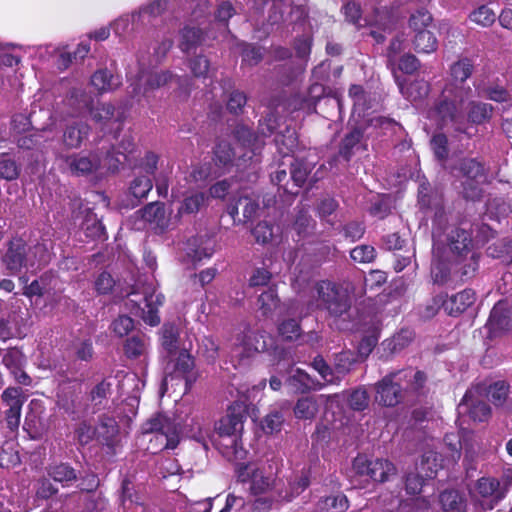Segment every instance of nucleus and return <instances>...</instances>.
Instances as JSON below:
<instances>
[{
  "instance_id": "f257e3e1",
  "label": "nucleus",
  "mask_w": 512,
  "mask_h": 512,
  "mask_svg": "<svg viewBox=\"0 0 512 512\" xmlns=\"http://www.w3.org/2000/svg\"><path fill=\"white\" fill-rule=\"evenodd\" d=\"M470 88L447 86L441 100L435 106V112L442 125L451 123L455 131L467 133L463 115V103L468 97Z\"/></svg>"
},
{
  "instance_id": "f03ea898",
  "label": "nucleus",
  "mask_w": 512,
  "mask_h": 512,
  "mask_svg": "<svg viewBox=\"0 0 512 512\" xmlns=\"http://www.w3.org/2000/svg\"><path fill=\"white\" fill-rule=\"evenodd\" d=\"M475 251L471 233L462 227H452L443 239L435 240L432 253L435 257L451 259Z\"/></svg>"
},
{
  "instance_id": "7ed1b4c3",
  "label": "nucleus",
  "mask_w": 512,
  "mask_h": 512,
  "mask_svg": "<svg viewBox=\"0 0 512 512\" xmlns=\"http://www.w3.org/2000/svg\"><path fill=\"white\" fill-rule=\"evenodd\" d=\"M318 308L325 309L333 317L346 314L351 307L350 296L346 289L329 282L321 281L316 285Z\"/></svg>"
},
{
  "instance_id": "20e7f679",
  "label": "nucleus",
  "mask_w": 512,
  "mask_h": 512,
  "mask_svg": "<svg viewBox=\"0 0 512 512\" xmlns=\"http://www.w3.org/2000/svg\"><path fill=\"white\" fill-rule=\"evenodd\" d=\"M163 299L161 294H155L152 289L148 288L145 289L142 297L137 292L130 293L126 306L131 311H135V314L140 316L145 323L156 326L160 323L158 307L162 305Z\"/></svg>"
},
{
  "instance_id": "39448f33",
  "label": "nucleus",
  "mask_w": 512,
  "mask_h": 512,
  "mask_svg": "<svg viewBox=\"0 0 512 512\" xmlns=\"http://www.w3.org/2000/svg\"><path fill=\"white\" fill-rule=\"evenodd\" d=\"M353 470L356 475L377 483H384L396 474V468L389 460L368 459L361 455L354 459Z\"/></svg>"
},
{
  "instance_id": "423d86ee",
  "label": "nucleus",
  "mask_w": 512,
  "mask_h": 512,
  "mask_svg": "<svg viewBox=\"0 0 512 512\" xmlns=\"http://www.w3.org/2000/svg\"><path fill=\"white\" fill-rule=\"evenodd\" d=\"M199 374L195 369L193 357L183 350L178 357L166 367V375L163 379L162 386L166 387L169 381L184 380L185 392L191 389L192 385L197 381Z\"/></svg>"
},
{
  "instance_id": "0eeeda50",
  "label": "nucleus",
  "mask_w": 512,
  "mask_h": 512,
  "mask_svg": "<svg viewBox=\"0 0 512 512\" xmlns=\"http://www.w3.org/2000/svg\"><path fill=\"white\" fill-rule=\"evenodd\" d=\"M145 434H153L150 441L155 440L161 449H174L179 443V437L175 425L163 415H157L149 419L143 425Z\"/></svg>"
},
{
  "instance_id": "6e6552de",
  "label": "nucleus",
  "mask_w": 512,
  "mask_h": 512,
  "mask_svg": "<svg viewBox=\"0 0 512 512\" xmlns=\"http://www.w3.org/2000/svg\"><path fill=\"white\" fill-rule=\"evenodd\" d=\"M276 478L272 474L264 475L261 469H257L252 474L250 490L254 495L269 494L267 497H259L255 500L253 509L254 511L261 512L269 509L272 502L280 494L274 493L277 489Z\"/></svg>"
},
{
  "instance_id": "1a4fd4ad",
  "label": "nucleus",
  "mask_w": 512,
  "mask_h": 512,
  "mask_svg": "<svg viewBox=\"0 0 512 512\" xmlns=\"http://www.w3.org/2000/svg\"><path fill=\"white\" fill-rule=\"evenodd\" d=\"M246 417L245 409L241 404L229 407L228 413L222 417L216 426L219 437H227L229 443L226 446L234 447L238 442V435L243 430V421Z\"/></svg>"
},
{
  "instance_id": "9d476101",
  "label": "nucleus",
  "mask_w": 512,
  "mask_h": 512,
  "mask_svg": "<svg viewBox=\"0 0 512 512\" xmlns=\"http://www.w3.org/2000/svg\"><path fill=\"white\" fill-rule=\"evenodd\" d=\"M483 395L474 386L466 391L458 405L460 414H468L473 421L483 422L491 414L490 406L480 399Z\"/></svg>"
},
{
  "instance_id": "9b49d317",
  "label": "nucleus",
  "mask_w": 512,
  "mask_h": 512,
  "mask_svg": "<svg viewBox=\"0 0 512 512\" xmlns=\"http://www.w3.org/2000/svg\"><path fill=\"white\" fill-rule=\"evenodd\" d=\"M273 344V339L265 331L250 332L245 336L243 343L236 346L232 351L233 357H238L239 361L251 357L254 353L267 351Z\"/></svg>"
},
{
  "instance_id": "f8f14e48",
  "label": "nucleus",
  "mask_w": 512,
  "mask_h": 512,
  "mask_svg": "<svg viewBox=\"0 0 512 512\" xmlns=\"http://www.w3.org/2000/svg\"><path fill=\"white\" fill-rule=\"evenodd\" d=\"M31 251L32 248L27 247V245L22 239L10 241L8 249L3 256L2 261L11 275L18 274L23 267H27L28 265H34L33 262H30L28 256V252Z\"/></svg>"
},
{
  "instance_id": "ddd939ff",
  "label": "nucleus",
  "mask_w": 512,
  "mask_h": 512,
  "mask_svg": "<svg viewBox=\"0 0 512 512\" xmlns=\"http://www.w3.org/2000/svg\"><path fill=\"white\" fill-rule=\"evenodd\" d=\"M68 170L76 176L89 175L96 172L102 165L97 149L90 153H74L64 158Z\"/></svg>"
},
{
  "instance_id": "4468645a",
  "label": "nucleus",
  "mask_w": 512,
  "mask_h": 512,
  "mask_svg": "<svg viewBox=\"0 0 512 512\" xmlns=\"http://www.w3.org/2000/svg\"><path fill=\"white\" fill-rule=\"evenodd\" d=\"M172 79L173 74L169 71H140L133 93L147 97L150 92L165 86Z\"/></svg>"
},
{
  "instance_id": "2eb2a0df",
  "label": "nucleus",
  "mask_w": 512,
  "mask_h": 512,
  "mask_svg": "<svg viewBox=\"0 0 512 512\" xmlns=\"http://www.w3.org/2000/svg\"><path fill=\"white\" fill-rule=\"evenodd\" d=\"M398 378L397 372L386 375L377 385L376 400L387 407H394L403 399V390L398 382L394 379Z\"/></svg>"
},
{
  "instance_id": "dca6fc26",
  "label": "nucleus",
  "mask_w": 512,
  "mask_h": 512,
  "mask_svg": "<svg viewBox=\"0 0 512 512\" xmlns=\"http://www.w3.org/2000/svg\"><path fill=\"white\" fill-rule=\"evenodd\" d=\"M480 258L481 254L473 251L449 259L455 278L462 282L473 279L478 273Z\"/></svg>"
},
{
  "instance_id": "f3484780",
  "label": "nucleus",
  "mask_w": 512,
  "mask_h": 512,
  "mask_svg": "<svg viewBox=\"0 0 512 512\" xmlns=\"http://www.w3.org/2000/svg\"><path fill=\"white\" fill-rule=\"evenodd\" d=\"M399 380L407 382V390L417 396H425L429 392L428 376L421 370L412 368L397 371Z\"/></svg>"
},
{
  "instance_id": "a211bd4d",
  "label": "nucleus",
  "mask_w": 512,
  "mask_h": 512,
  "mask_svg": "<svg viewBox=\"0 0 512 512\" xmlns=\"http://www.w3.org/2000/svg\"><path fill=\"white\" fill-rule=\"evenodd\" d=\"M214 246V240L208 234L197 235L187 241V255L194 261H201L212 256Z\"/></svg>"
},
{
  "instance_id": "6ab92c4d",
  "label": "nucleus",
  "mask_w": 512,
  "mask_h": 512,
  "mask_svg": "<svg viewBox=\"0 0 512 512\" xmlns=\"http://www.w3.org/2000/svg\"><path fill=\"white\" fill-rule=\"evenodd\" d=\"M475 300V292L472 289H464L444 300L443 309L450 316H458L466 311Z\"/></svg>"
},
{
  "instance_id": "aec40b11",
  "label": "nucleus",
  "mask_w": 512,
  "mask_h": 512,
  "mask_svg": "<svg viewBox=\"0 0 512 512\" xmlns=\"http://www.w3.org/2000/svg\"><path fill=\"white\" fill-rule=\"evenodd\" d=\"M475 387L480 391V394L486 396L496 407L503 406L510 393V385L503 380L490 384L482 382L476 384Z\"/></svg>"
},
{
  "instance_id": "412c9836",
  "label": "nucleus",
  "mask_w": 512,
  "mask_h": 512,
  "mask_svg": "<svg viewBox=\"0 0 512 512\" xmlns=\"http://www.w3.org/2000/svg\"><path fill=\"white\" fill-rule=\"evenodd\" d=\"M489 323L493 329L509 331L512 329V301H499L493 307Z\"/></svg>"
},
{
  "instance_id": "4be33fe9",
  "label": "nucleus",
  "mask_w": 512,
  "mask_h": 512,
  "mask_svg": "<svg viewBox=\"0 0 512 512\" xmlns=\"http://www.w3.org/2000/svg\"><path fill=\"white\" fill-rule=\"evenodd\" d=\"M395 79L400 93L411 102L420 101L429 93V84L423 79L410 82L401 80L398 76Z\"/></svg>"
},
{
  "instance_id": "5701e85b",
  "label": "nucleus",
  "mask_w": 512,
  "mask_h": 512,
  "mask_svg": "<svg viewBox=\"0 0 512 512\" xmlns=\"http://www.w3.org/2000/svg\"><path fill=\"white\" fill-rule=\"evenodd\" d=\"M258 209L259 205L256 201L244 196L239 197L234 204L229 206V214L234 221L247 222L256 215Z\"/></svg>"
},
{
  "instance_id": "b1692460",
  "label": "nucleus",
  "mask_w": 512,
  "mask_h": 512,
  "mask_svg": "<svg viewBox=\"0 0 512 512\" xmlns=\"http://www.w3.org/2000/svg\"><path fill=\"white\" fill-rule=\"evenodd\" d=\"M92 103V96L81 87L72 88L67 96V104L72 108L74 116L91 111Z\"/></svg>"
},
{
  "instance_id": "393cba45",
  "label": "nucleus",
  "mask_w": 512,
  "mask_h": 512,
  "mask_svg": "<svg viewBox=\"0 0 512 512\" xmlns=\"http://www.w3.org/2000/svg\"><path fill=\"white\" fill-rule=\"evenodd\" d=\"M90 82L99 93L114 91L121 85L119 76L113 75L106 68L94 72Z\"/></svg>"
},
{
  "instance_id": "a878e982",
  "label": "nucleus",
  "mask_w": 512,
  "mask_h": 512,
  "mask_svg": "<svg viewBox=\"0 0 512 512\" xmlns=\"http://www.w3.org/2000/svg\"><path fill=\"white\" fill-rule=\"evenodd\" d=\"M58 405L67 414L71 415L73 419L79 418L86 411V407L81 401L80 394L74 391H68L58 395Z\"/></svg>"
},
{
  "instance_id": "bb28decb",
  "label": "nucleus",
  "mask_w": 512,
  "mask_h": 512,
  "mask_svg": "<svg viewBox=\"0 0 512 512\" xmlns=\"http://www.w3.org/2000/svg\"><path fill=\"white\" fill-rule=\"evenodd\" d=\"M439 503L445 512H466V500L456 489H446L439 495Z\"/></svg>"
},
{
  "instance_id": "cd10ccee",
  "label": "nucleus",
  "mask_w": 512,
  "mask_h": 512,
  "mask_svg": "<svg viewBox=\"0 0 512 512\" xmlns=\"http://www.w3.org/2000/svg\"><path fill=\"white\" fill-rule=\"evenodd\" d=\"M22 171V164L11 153H0V179L11 182L17 180Z\"/></svg>"
},
{
  "instance_id": "c85d7f7f",
  "label": "nucleus",
  "mask_w": 512,
  "mask_h": 512,
  "mask_svg": "<svg viewBox=\"0 0 512 512\" xmlns=\"http://www.w3.org/2000/svg\"><path fill=\"white\" fill-rule=\"evenodd\" d=\"M455 170L459 172L462 179H486L484 165L474 158H464L459 161Z\"/></svg>"
},
{
  "instance_id": "c756f323",
  "label": "nucleus",
  "mask_w": 512,
  "mask_h": 512,
  "mask_svg": "<svg viewBox=\"0 0 512 512\" xmlns=\"http://www.w3.org/2000/svg\"><path fill=\"white\" fill-rule=\"evenodd\" d=\"M99 156L102 160V165L110 172H117L120 166L124 163L127 156L120 151H116L113 145L102 146L97 149Z\"/></svg>"
},
{
  "instance_id": "7c9ffc66",
  "label": "nucleus",
  "mask_w": 512,
  "mask_h": 512,
  "mask_svg": "<svg viewBox=\"0 0 512 512\" xmlns=\"http://www.w3.org/2000/svg\"><path fill=\"white\" fill-rule=\"evenodd\" d=\"M431 277L436 284L443 285L455 278L450 260L433 255Z\"/></svg>"
},
{
  "instance_id": "2f4dec72",
  "label": "nucleus",
  "mask_w": 512,
  "mask_h": 512,
  "mask_svg": "<svg viewBox=\"0 0 512 512\" xmlns=\"http://www.w3.org/2000/svg\"><path fill=\"white\" fill-rule=\"evenodd\" d=\"M411 42L417 53L430 54L438 49V40L432 29L414 34Z\"/></svg>"
},
{
  "instance_id": "473e14b6",
  "label": "nucleus",
  "mask_w": 512,
  "mask_h": 512,
  "mask_svg": "<svg viewBox=\"0 0 512 512\" xmlns=\"http://www.w3.org/2000/svg\"><path fill=\"white\" fill-rule=\"evenodd\" d=\"M89 126L85 123H74L64 131L63 142L68 148H78L88 136Z\"/></svg>"
},
{
  "instance_id": "72a5a7b5",
  "label": "nucleus",
  "mask_w": 512,
  "mask_h": 512,
  "mask_svg": "<svg viewBox=\"0 0 512 512\" xmlns=\"http://www.w3.org/2000/svg\"><path fill=\"white\" fill-rule=\"evenodd\" d=\"M312 169L313 165L303 159H294L290 163V178L292 187L296 188L295 190L298 191V188L305 184Z\"/></svg>"
},
{
  "instance_id": "f704fd0d",
  "label": "nucleus",
  "mask_w": 512,
  "mask_h": 512,
  "mask_svg": "<svg viewBox=\"0 0 512 512\" xmlns=\"http://www.w3.org/2000/svg\"><path fill=\"white\" fill-rule=\"evenodd\" d=\"M204 38V33L200 28L186 26L181 31L180 49L185 53H189L200 46Z\"/></svg>"
},
{
  "instance_id": "c9c22d12",
  "label": "nucleus",
  "mask_w": 512,
  "mask_h": 512,
  "mask_svg": "<svg viewBox=\"0 0 512 512\" xmlns=\"http://www.w3.org/2000/svg\"><path fill=\"white\" fill-rule=\"evenodd\" d=\"M139 212L141 213V218L143 220L153 223L161 229L167 227V219L165 217V208L163 203H149Z\"/></svg>"
},
{
  "instance_id": "e433bc0d",
  "label": "nucleus",
  "mask_w": 512,
  "mask_h": 512,
  "mask_svg": "<svg viewBox=\"0 0 512 512\" xmlns=\"http://www.w3.org/2000/svg\"><path fill=\"white\" fill-rule=\"evenodd\" d=\"M363 138V130L360 127H355L347 133L341 141L339 146V156L345 161H349L354 154V149L358 147Z\"/></svg>"
},
{
  "instance_id": "4c0bfd02",
  "label": "nucleus",
  "mask_w": 512,
  "mask_h": 512,
  "mask_svg": "<svg viewBox=\"0 0 512 512\" xmlns=\"http://www.w3.org/2000/svg\"><path fill=\"white\" fill-rule=\"evenodd\" d=\"M5 320L20 334L24 332V329L28 325L29 311L27 308H23L19 301L11 303L10 312Z\"/></svg>"
},
{
  "instance_id": "58836bf2",
  "label": "nucleus",
  "mask_w": 512,
  "mask_h": 512,
  "mask_svg": "<svg viewBox=\"0 0 512 512\" xmlns=\"http://www.w3.org/2000/svg\"><path fill=\"white\" fill-rule=\"evenodd\" d=\"M319 410V404L315 397L306 396L297 400L294 406V415L297 419L312 420Z\"/></svg>"
},
{
  "instance_id": "ea45409f",
  "label": "nucleus",
  "mask_w": 512,
  "mask_h": 512,
  "mask_svg": "<svg viewBox=\"0 0 512 512\" xmlns=\"http://www.w3.org/2000/svg\"><path fill=\"white\" fill-rule=\"evenodd\" d=\"M408 26L414 34L430 30L434 28L433 17L428 10L424 8L418 9L411 13L408 20Z\"/></svg>"
},
{
  "instance_id": "a19ab883",
  "label": "nucleus",
  "mask_w": 512,
  "mask_h": 512,
  "mask_svg": "<svg viewBox=\"0 0 512 512\" xmlns=\"http://www.w3.org/2000/svg\"><path fill=\"white\" fill-rule=\"evenodd\" d=\"M207 197L204 192H191L186 195L178 208L177 216L183 214H195L204 206Z\"/></svg>"
},
{
  "instance_id": "79ce46f5",
  "label": "nucleus",
  "mask_w": 512,
  "mask_h": 512,
  "mask_svg": "<svg viewBox=\"0 0 512 512\" xmlns=\"http://www.w3.org/2000/svg\"><path fill=\"white\" fill-rule=\"evenodd\" d=\"M235 138L244 147L250 148L253 152L260 149L264 142L262 137L246 126H237L234 131Z\"/></svg>"
},
{
  "instance_id": "37998d69",
  "label": "nucleus",
  "mask_w": 512,
  "mask_h": 512,
  "mask_svg": "<svg viewBox=\"0 0 512 512\" xmlns=\"http://www.w3.org/2000/svg\"><path fill=\"white\" fill-rule=\"evenodd\" d=\"M476 491L482 497H493L495 500H500L504 497V489L497 479L482 477L477 481Z\"/></svg>"
},
{
  "instance_id": "c03bdc74",
  "label": "nucleus",
  "mask_w": 512,
  "mask_h": 512,
  "mask_svg": "<svg viewBox=\"0 0 512 512\" xmlns=\"http://www.w3.org/2000/svg\"><path fill=\"white\" fill-rule=\"evenodd\" d=\"M493 113V107L490 104L482 102H470L468 109V120L476 125L483 124L490 120Z\"/></svg>"
},
{
  "instance_id": "a18cd8bd",
  "label": "nucleus",
  "mask_w": 512,
  "mask_h": 512,
  "mask_svg": "<svg viewBox=\"0 0 512 512\" xmlns=\"http://www.w3.org/2000/svg\"><path fill=\"white\" fill-rule=\"evenodd\" d=\"M274 142L278 151L284 156L289 155L297 147V135L294 129L286 127L283 132L277 133Z\"/></svg>"
},
{
  "instance_id": "49530a36",
  "label": "nucleus",
  "mask_w": 512,
  "mask_h": 512,
  "mask_svg": "<svg viewBox=\"0 0 512 512\" xmlns=\"http://www.w3.org/2000/svg\"><path fill=\"white\" fill-rule=\"evenodd\" d=\"M48 475L63 485L77 480L76 470L68 463H59L48 468Z\"/></svg>"
},
{
  "instance_id": "de8ad7c7",
  "label": "nucleus",
  "mask_w": 512,
  "mask_h": 512,
  "mask_svg": "<svg viewBox=\"0 0 512 512\" xmlns=\"http://www.w3.org/2000/svg\"><path fill=\"white\" fill-rule=\"evenodd\" d=\"M186 427H190V429L186 431L187 435L191 439L199 442L205 450H208L209 441L215 444V439L210 436L209 430L204 429L198 419L192 418L190 423L186 424Z\"/></svg>"
},
{
  "instance_id": "09e8293b",
  "label": "nucleus",
  "mask_w": 512,
  "mask_h": 512,
  "mask_svg": "<svg viewBox=\"0 0 512 512\" xmlns=\"http://www.w3.org/2000/svg\"><path fill=\"white\" fill-rule=\"evenodd\" d=\"M485 181L486 179H462V197L467 201H479L483 195L482 184L485 183Z\"/></svg>"
},
{
  "instance_id": "8fccbe9b",
  "label": "nucleus",
  "mask_w": 512,
  "mask_h": 512,
  "mask_svg": "<svg viewBox=\"0 0 512 512\" xmlns=\"http://www.w3.org/2000/svg\"><path fill=\"white\" fill-rule=\"evenodd\" d=\"M309 383L312 377L302 369L297 368L287 379L286 384L296 393L305 394L309 392Z\"/></svg>"
},
{
  "instance_id": "3c124183",
  "label": "nucleus",
  "mask_w": 512,
  "mask_h": 512,
  "mask_svg": "<svg viewBox=\"0 0 512 512\" xmlns=\"http://www.w3.org/2000/svg\"><path fill=\"white\" fill-rule=\"evenodd\" d=\"M235 158L234 149L227 141H219L214 149V160L217 166L230 167L233 165Z\"/></svg>"
},
{
  "instance_id": "603ef678",
  "label": "nucleus",
  "mask_w": 512,
  "mask_h": 512,
  "mask_svg": "<svg viewBox=\"0 0 512 512\" xmlns=\"http://www.w3.org/2000/svg\"><path fill=\"white\" fill-rule=\"evenodd\" d=\"M419 468L425 473L426 477L432 478L437 473L438 469L441 468L440 455L433 450L425 451L421 456Z\"/></svg>"
},
{
  "instance_id": "864d4df0",
  "label": "nucleus",
  "mask_w": 512,
  "mask_h": 512,
  "mask_svg": "<svg viewBox=\"0 0 512 512\" xmlns=\"http://www.w3.org/2000/svg\"><path fill=\"white\" fill-rule=\"evenodd\" d=\"M489 255L505 264L512 263V239L505 238L488 248Z\"/></svg>"
},
{
  "instance_id": "5fc2aeb1",
  "label": "nucleus",
  "mask_w": 512,
  "mask_h": 512,
  "mask_svg": "<svg viewBox=\"0 0 512 512\" xmlns=\"http://www.w3.org/2000/svg\"><path fill=\"white\" fill-rule=\"evenodd\" d=\"M473 72L472 61L468 58L459 59L450 68V75L455 83H464Z\"/></svg>"
},
{
  "instance_id": "6e6d98bb",
  "label": "nucleus",
  "mask_w": 512,
  "mask_h": 512,
  "mask_svg": "<svg viewBox=\"0 0 512 512\" xmlns=\"http://www.w3.org/2000/svg\"><path fill=\"white\" fill-rule=\"evenodd\" d=\"M349 502L344 494L330 495L320 501V509L323 512H345Z\"/></svg>"
},
{
  "instance_id": "4d7b16f0",
  "label": "nucleus",
  "mask_w": 512,
  "mask_h": 512,
  "mask_svg": "<svg viewBox=\"0 0 512 512\" xmlns=\"http://www.w3.org/2000/svg\"><path fill=\"white\" fill-rule=\"evenodd\" d=\"M279 298L276 291L273 288H269L264 291L258 297L259 310L263 316H270L279 305Z\"/></svg>"
},
{
  "instance_id": "13d9d810",
  "label": "nucleus",
  "mask_w": 512,
  "mask_h": 512,
  "mask_svg": "<svg viewBox=\"0 0 512 512\" xmlns=\"http://www.w3.org/2000/svg\"><path fill=\"white\" fill-rule=\"evenodd\" d=\"M414 339V332L410 329H402L390 340L385 342L391 353H396L407 347Z\"/></svg>"
},
{
  "instance_id": "bf43d9fd",
  "label": "nucleus",
  "mask_w": 512,
  "mask_h": 512,
  "mask_svg": "<svg viewBox=\"0 0 512 512\" xmlns=\"http://www.w3.org/2000/svg\"><path fill=\"white\" fill-rule=\"evenodd\" d=\"M112 391V383L104 378L96 384L89 393V399L94 406H101Z\"/></svg>"
},
{
  "instance_id": "052dcab7",
  "label": "nucleus",
  "mask_w": 512,
  "mask_h": 512,
  "mask_svg": "<svg viewBox=\"0 0 512 512\" xmlns=\"http://www.w3.org/2000/svg\"><path fill=\"white\" fill-rule=\"evenodd\" d=\"M124 351L129 358H138L146 351V338L143 335H134L126 340Z\"/></svg>"
},
{
  "instance_id": "680f3d73",
  "label": "nucleus",
  "mask_w": 512,
  "mask_h": 512,
  "mask_svg": "<svg viewBox=\"0 0 512 512\" xmlns=\"http://www.w3.org/2000/svg\"><path fill=\"white\" fill-rule=\"evenodd\" d=\"M152 187V180L148 176H139L131 182L129 191L139 201L148 195Z\"/></svg>"
},
{
  "instance_id": "e2e57ef3",
  "label": "nucleus",
  "mask_w": 512,
  "mask_h": 512,
  "mask_svg": "<svg viewBox=\"0 0 512 512\" xmlns=\"http://www.w3.org/2000/svg\"><path fill=\"white\" fill-rule=\"evenodd\" d=\"M470 20L478 25L488 27L495 22L496 14L486 5H482L470 13Z\"/></svg>"
},
{
  "instance_id": "0e129e2a",
  "label": "nucleus",
  "mask_w": 512,
  "mask_h": 512,
  "mask_svg": "<svg viewBox=\"0 0 512 512\" xmlns=\"http://www.w3.org/2000/svg\"><path fill=\"white\" fill-rule=\"evenodd\" d=\"M284 421L283 412L274 410L265 416L262 421V428L265 433L273 434L281 430Z\"/></svg>"
},
{
  "instance_id": "69168bd1",
  "label": "nucleus",
  "mask_w": 512,
  "mask_h": 512,
  "mask_svg": "<svg viewBox=\"0 0 512 512\" xmlns=\"http://www.w3.org/2000/svg\"><path fill=\"white\" fill-rule=\"evenodd\" d=\"M290 10L289 6L282 2H274L269 9L267 16V24L272 28L279 26L286 20V14Z\"/></svg>"
},
{
  "instance_id": "338daca9",
  "label": "nucleus",
  "mask_w": 512,
  "mask_h": 512,
  "mask_svg": "<svg viewBox=\"0 0 512 512\" xmlns=\"http://www.w3.org/2000/svg\"><path fill=\"white\" fill-rule=\"evenodd\" d=\"M279 334L286 341H294L301 335V328L297 320L288 319L283 321L278 327Z\"/></svg>"
},
{
  "instance_id": "774afa93",
  "label": "nucleus",
  "mask_w": 512,
  "mask_h": 512,
  "mask_svg": "<svg viewBox=\"0 0 512 512\" xmlns=\"http://www.w3.org/2000/svg\"><path fill=\"white\" fill-rule=\"evenodd\" d=\"M349 407L355 411H363L369 405V395L365 389L358 388L348 396Z\"/></svg>"
}]
</instances>
